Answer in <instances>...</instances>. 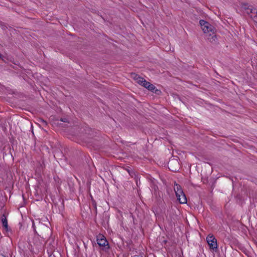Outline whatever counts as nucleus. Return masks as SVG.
<instances>
[{
    "label": "nucleus",
    "mask_w": 257,
    "mask_h": 257,
    "mask_svg": "<svg viewBox=\"0 0 257 257\" xmlns=\"http://www.w3.org/2000/svg\"><path fill=\"white\" fill-rule=\"evenodd\" d=\"M199 24L205 37L211 43L215 42L217 38L215 35V29L209 23L203 20L199 21Z\"/></svg>",
    "instance_id": "nucleus-1"
},
{
    "label": "nucleus",
    "mask_w": 257,
    "mask_h": 257,
    "mask_svg": "<svg viewBox=\"0 0 257 257\" xmlns=\"http://www.w3.org/2000/svg\"><path fill=\"white\" fill-rule=\"evenodd\" d=\"M132 77L137 83L147 88L148 90L153 91L155 89L156 87L153 84L147 81L145 79L140 77L138 74L135 73L132 74Z\"/></svg>",
    "instance_id": "nucleus-2"
},
{
    "label": "nucleus",
    "mask_w": 257,
    "mask_h": 257,
    "mask_svg": "<svg viewBox=\"0 0 257 257\" xmlns=\"http://www.w3.org/2000/svg\"><path fill=\"white\" fill-rule=\"evenodd\" d=\"M206 241L209 246V248L213 250L216 251L217 249V240L215 237L212 234H209L206 237Z\"/></svg>",
    "instance_id": "nucleus-3"
},
{
    "label": "nucleus",
    "mask_w": 257,
    "mask_h": 257,
    "mask_svg": "<svg viewBox=\"0 0 257 257\" xmlns=\"http://www.w3.org/2000/svg\"><path fill=\"white\" fill-rule=\"evenodd\" d=\"M246 9V12L248 14L250 18L257 23V10L256 9L253 8L252 7H248Z\"/></svg>",
    "instance_id": "nucleus-4"
},
{
    "label": "nucleus",
    "mask_w": 257,
    "mask_h": 257,
    "mask_svg": "<svg viewBox=\"0 0 257 257\" xmlns=\"http://www.w3.org/2000/svg\"><path fill=\"white\" fill-rule=\"evenodd\" d=\"M168 167L172 172H177L179 169V163L177 160H171L168 163Z\"/></svg>",
    "instance_id": "nucleus-5"
},
{
    "label": "nucleus",
    "mask_w": 257,
    "mask_h": 257,
    "mask_svg": "<svg viewBox=\"0 0 257 257\" xmlns=\"http://www.w3.org/2000/svg\"><path fill=\"white\" fill-rule=\"evenodd\" d=\"M97 244L101 247H105V246H108V243L105 237L102 235H99L97 237ZM109 246L107 247L108 248Z\"/></svg>",
    "instance_id": "nucleus-6"
},
{
    "label": "nucleus",
    "mask_w": 257,
    "mask_h": 257,
    "mask_svg": "<svg viewBox=\"0 0 257 257\" xmlns=\"http://www.w3.org/2000/svg\"><path fill=\"white\" fill-rule=\"evenodd\" d=\"M175 195L180 203L185 204L187 203V198L183 191L181 192V193H178Z\"/></svg>",
    "instance_id": "nucleus-7"
},
{
    "label": "nucleus",
    "mask_w": 257,
    "mask_h": 257,
    "mask_svg": "<svg viewBox=\"0 0 257 257\" xmlns=\"http://www.w3.org/2000/svg\"><path fill=\"white\" fill-rule=\"evenodd\" d=\"M1 221L3 227L4 228V229L6 230H8V220L5 214H3L2 216L1 217Z\"/></svg>",
    "instance_id": "nucleus-8"
},
{
    "label": "nucleus",
    "mask_w": 257,
    "mask_h": 257,
    "mask_svg": "<svg viewBox=\"0 0 257 257\" xmlns=\"http://www.w3.org/2000/svg\"><path fill=\"white\" fill-rule=\"evenodd\" d=\"M174 190L175 191V194L181 193V192L183 191L180 185L176 183H175L174 184Z\"/></svg>",
    "instance_id": "nucleus-9"
},
{
    "label": "nucleus",
    "mask_w": 257,
    "mask_h": 257,
    "mask_svg": "<svg viewBox=\"0 0 257 257\" xmlns=\"http://www.w3.org/2000/svg\"><path fill=\"white\" fill-rule=\"evenodd\" d=\"M41 121L45 125H47V122L46 121L44 120V119H41Z\"/></svg>",
    "instance_id": "nucleus-10"
}]
</instances>
